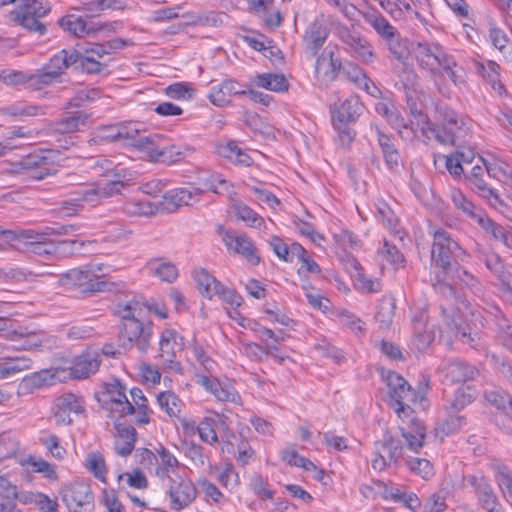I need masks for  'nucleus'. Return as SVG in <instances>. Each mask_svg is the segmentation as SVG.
Wrapping results in <instances>:
<instances>
[{
	"mask_svg": "<svg viewBox=\"0 0 512 512\" xmlns=\"http://www.w3.org/2000/svg\"><path fill=\"white\" fill-rule=\"evenodd\" d=\"M102 179L97 182L80 186L74 196L63 203L62 211L65 216H72L84 207H95L104 200L118 195L125 188L119 173L109 160H93L91 166Z\"/></svg>",
	"mask_w": 512,
	"mask_h": 512,
	"instance_id": "f257e3e1",
	"label": "nucleus"
},
{
	"mask_svg": "<svg viewBox=\"0 0 512 512\" xmlns=\"http://www.w3.org/2000/svg\"><path fill=\"white\" fill-rule=\"evenodd\" d=\"M60 231L53 227H46L43 230L0 229V250L6 248L25 249L41 258L56 256V242L51 239L53 235H60Z\"/></svg>",
	"mask_w": 512,
	"mask_h": 512,
	"instance_id": "f03ea898",
	"label": "nucleus"
},
{
	"mask_svg": "<svg viewBox=\"0 0 512 512\" xmlns=\"http://www.w3.org/2000/svg\"><path fill=\"white\" fill-rule=\"evenodd\" d=\"M414 54L419 65L431 74H445L456 86L464 82L463 68L439 43H417Z\"/></svg>",
	"mask_w": 512,
	"mask_h": 512,
	"instance_id": "7ed1b4c3",
	"label": "nucleus"
},
{
	"mask_svg": "<svg viewBox=\"0 0 512 512\" xmlns=\"http://www.w3.org/2000/svg\"><path fill=\"white\" fill-rule=\"evenodd\" d=\"M67 50H61L55 54L50 61L36 73H24L21 71L3 70L0 72V79L6 84H27L34 89L61 82L64 71L69 67L67 61Z\"/></svg>",
	"mask_w": 512,
	"mask_h": 512,
	"instance_id": "20e7f679",
	"label": "nucleus"
},
{
	"mask_svg": "<svg viewBox=\"0 0 512 512\" xmlns=\"http://www.w3.org/2000/svg\"><path fill=\"white\" fill-rule=\"evenodd\" d=\"M417 127L420 133L427 139H436L443 145H455L457 140L464 138L471 130V119L452 112L447 116L446 125L443 128L432 124L422 110L418 111Z\"/></svg>",
	"mask_w": 512,
	"mask_h": 512,
	"instance_id": "39448f33",
	"label": "nucleus"
},
{
	"mask_svg": "<svg viewBox=\"0 0 512 512\" xmlns=\"http://www.w3.org/2000/svg\"><path fill=\"white\" fill-rule=\"evenodd\" d=\"M433 236L432 268L441 269L439 272L435 271L437 283L433 285L435 289L445 296L453 295L454 288L451 284L446 283V280L447 274L451 269V256L460 248L445 230H436Z\"/></svg>",
	"mask_w": 512,
	"mask_h": 512,
	"instance_id": "423d86ee",
	"label": "nucleus"
},
{
	"mask_svg": "<svg viewBox=\"0 0 512 512\" xmlns=\"http://www.w3.org/2000/svg\"><path fill=\"white\" fill-rule=\"evenodd\" d=\"M382 376L388 388L389 404L399 418L404 420L411 416L412 410L409 407V402L423 406L426 387L422 388L419 392H415L407 384L406 380L395 372L388 371L383 373Z\"/></svg>",
	"mask_w": 512,
	"mask_h": 512,
	"instance_id": "0eeeda50",
	"label": "nucleus"
},
{
	"mask_svg": "<svg viewBox=\"0 0 512 512\" xmlns=\"http://www.w3.org/2000/svg\"><path fill=\"white\" fill-rule=\"evenodd\" d=\"M363 111L364 106L356 95H350L332 109L333 126L337 130L339 140L343 145H348L353 141L355 133L349 127V124L355 122Z\"/></svg>",
	"mask_w": 512,
	"mask_h": 512,
	"instance_id": "6e6552de",
	"label": "nucleus"
},
{
	"mask_svg": "<svg viewBox=\"0 0 512 512\" xmlns=\"http://www.w3.org/2000/svg\"><path fill=\"white\" fill-rule=\"evenodd\" d=\"M118 41L107 42L105 44L89 43L87 45H78L77 49L67 50L68 65L82 68L87 73H98L102 70L101 59L110 53Z\"/></svg>",
	"mask_w": 512,
	"mask_h": 512,
	"instance_id": "1a4fd4ad",
	"label": "nucleus"
},
{
	"mask_svg": "<svg viewBox=\"0 0 512 512\" xmlns=\"http://www.w3.org/2000/svg\"><path fill=\"white\" fill-rule=\"evenodd\" d=\"M407 101L414 118V120H411L409 123L401 116L391 101L384 100L378 102L375 106V110L379 115L387 119L392 128L398 131L401 138L411 140L417 137L420 131L419 127H417V118L415 116H417L418 111L422 109L418 108L417 105L412 102L410 95L407 96Z\"/></svg>",
	"mask_w": 512,
	"mask_h": 512,
	"instance_id": "9d476101",
	"label": "nucleus"
},
{
	"mask_svg": "<svg viewBox=\"0 0 512 512\" xmlns=\"http://www.w3.org/2000/svg\"><path fill=\"white\" fill-rule=\"evenodd\" d=\"M50 10V3L46 0H21L11 15L12 19L23 28L42 35L46 28L39 19L45 17Z\"/></svg>",
	"mask_w": 512,
	"mask_h": 512,
	"instance_id": "9b49d317",
	"label": "nucleus"
},
{
	"mask_svg": "<svg viewBox=\"0 0 512 512\" xmlns=\"http://www.w3.org/2000/svg\"><path fill=\"white\" fill-rule=\"evenodd\" d=\"M193 277L199 292L204 297L208 299L218 297L232 307H239L242 304V297L234 289L225 287L205 269H196Z\"/></svg>",
	"mask_w": 512,
	"mask_h": 512,
	"instance_id": "f8f14e48",
	"label": "nucleus"
},
{
	"mask_svg": "<svg viewBox=\"0 0 512 512\" xmlns=\"http://www.w3.org/2000/svg\"><path fill=\"white\" fill-rule=\"evenodd\" d=\"M144 307L137 300H129L118 303L116 313L123 320L121 336L129 342L138 340L143 333L142 323L139 318L142 317Z\"/></svg>",
	"mask_w": 512,
	"mask_h": 512,
	"instance_id": "ddd939ff",
	"label": "nucleus"
},
{
	"mask_svg": "<svg viewBox=\"0 0 512 512\" xmlns=\"http://www.w3.org/2000/svg\"><path fill=\"white\" fill-rule=\"evenodd\" d=\"M218 233L230 253L242 256L251 265H257L260 262L258 251L247 235L222 227L219 228Z\"/></svg>",
	"mask_w": 512,
	"mask_h": 512,
	"instance_id": "4468645a",
	"label": "nucleus"
},
{
	"mask_svg": "<svg viewBox=\"0 0 512 512\" xmlns=\"http://www.w3.org/2000/svg\"><path fill=\"white\" fill-rule=\"evenodd\" d=\"M336 34L345 45L347 52L354 58L366 64L374 61L375 54L372 45L360 34L343 26L336 29Z\"/></svg>",
	"mask_w": 512,
	"mask_h": 512,
	"instance_id": "2eb2a0df",
	"label": "nucleus"
},
{
	"mask_svg": "<svg viewBox=\"0 0 512 512\" xmlns=\"http://www.w3.org/2000/svg\"><path fill=\"white\" fill-rule=\"evenodd\" d=\"M465 486H471L479 504L486 512H502L501 505L490 483L482 474L467 475L463 478Z\"/></svg>",
	"mask_w": 512,
	"mask_h": 512,
	"instance_id": "dca6fc26",
	"label": "nucleus"
},
{
	"mask_svg": "<svg viewBox=\"0 0 512 512\" xmlns=\"http://www.w3.org/2000/svg\"><path fill=\"white\" fill-rule=\"evenodd\" d=\"M62 500L69 512H82L89 509L93 503V494L89 484L74 482L62 489Z\"/></svg>",
	"mask_w": 512,
	"mask_h": 512,
	"instance_id": "f3484780",
	"label": "nucleus"
},
{
	"mask_svg": "<svg viewBox=\"0 0 512 512\" xmlns=\"http://www.w3.org/2000/svg\"><path fill=\"white\" fill-rule=\"evenodd\" d=\"M84 411L83 398L72 393L63 394L54 402V417L58 424H70L73 416H79Z\"/></svg>",
	"mask_w": 512,
	"mask_h": 512,
	"instance_id": "a211bd4d",
	"label": "nucleus"
},
{
	"mask_svg": "<svg viewBox=\"0 0 512 512\" xmlns=\"http://www.w3.org/2000/svg\"><path fill=\"white\" fill-rule=\"evenodd\" d=\"M196 382L201 385L208 393L212 394L218 401L231 402L235 404L240 403V395L234 389V387L229 384H222L213 375L197 372Z\"/></svg>",
	"mask_w": 512,
	"mask_h": 512,
	"instance_id": "6ab92c4d",
	"label": "nucleus"
},
{
	"mask_svg": "<svg viewBox=\"0 0 512 512\" xmlns=\"http://www.w3.org/2000/svg\"><path fill=\"white\" fill-rule=\"evenodd\" d=\"M341 68V61L335 57L334 48L327 46L316 60L315 77L321 84L332 82Z\"/></svg>",
	"mask_w": 512,
	"mask_h": 512,
	"instance_id": "aec40b11",
	"label": "nucleus"
},
{
	"mask_svg": "<svg viewBox=\"0 0 512 512\" xmlns=\"http://www.w3.org/2000/svg\"><path fill=\"white\" fill-rule=\"evenodd\" d=\"M450 198L455 208L461 211L462 214L470 221L477 223L484 230L491 227V220L487 218L482 209L475 206L462 191L453 189L451 191Z\"/></svg>",
	"mask_w": 512,
	"mask_h": 512,
	"instance_id": "412c9836",
	"label": "nucleus"
},
{
	"mask_svg": "<svg viewBox=\"0 0 512 512\" xmlns=\"http://www.w3.org/2000/svg\"><path fill=\"white\" fill-rule=\"evenodd\" d=\"M101 356L97 350L89 349L77 356L70 367V375L75 379H85L97 372Z\"/></svg>",
	"mask_w": 512,
	"mask_h": 512,
	"instance_id": "4be33fe9",
	"label": "nucleus"
},
{
	"mask_svg": "<svg viewBox=\"0 0 512 512\" xmlns=\"http://www.w3.org/2000/svg\"><path fill=\"white\" fill-rule=\"evenodd\" d=\"M203 194L200 187H181L166 192L163 196L164 205L168 210H175L184 205L197 203Z\"/></svg>",
	"mask_w": 512,
	"mask_h": 512,
	"instance_id": "5701e85b",
	"label": "nucleus"
},
{
	"mask_svg": "<svg viewBox=\"0 0 512 512\" xmlns=\"http://www.w3.org/2000/svg\"><path fill=\"white\" fill-rule=\"evenodd\" d=\"M424 0H379L380 6L395 20L419 16V6Z\"/></svg>",
	"mask_w": 512,
	"mask_h": 512,
	"instance_id": "b1692460",
	"label": "nucleus"
},
{
	"mask_svg": "<svg viewBox=\"0 0 512 512\" xmlns=\"http://www.w3.org/2000/svg\"><path fill=\"white\" fill-rule=\"evenodd\" d=\"M245 92L246 86L234 79H225L211 87L209 99L214 105L222 107L230 103L231 97L245 95Z\"/></svg>",
	"mask_w": 512,
	"mask_h": 512,
	"instance_id": "393cba45",
	"label": "nucleus"
},
{
	"mask_svg": "<svg viewBox=\"0 0 512 512\" xmlns=\"http://www.w3.org/2000/svg\"><path fill=\"white\" fill-rule=\"evenodd\" d=\"M65 379L66 371L64 369H44L26 375L21 381V386L27 390H32L53 385L56 381H63Z\"/></svg>",
	"mask_w": 512,
	"mask_h": 512,
	"instance_id": "a878e982",
	"label": "nucleus"
},
{
	"mask_svg": "<svg viewBox=\"0 0 512 512\" xmlns=\"http://www.w3.org/2000/svg\"><path fill=\"white\" fill-rule=\"evenodd\" d=\"M485 172V167L483 166V164L478 162L477 158L475 164L470 169L468 168V172L466 174H468L467 178L475 187L478 194L482 198L486 199L490 205L496 207L500 200L495 191L488 187L485 181L483 180Z\"/></svg>",
	"mask_w": 512,
	"mask_h": 512,
	"instance_id": "bb28decb",
	"label": "nucleus"
},
{
	"mask_svg": "<svg viewBox=\"0 0 512 512\" xmlns=\"http://www.w3.org/2000/svg\"><path fill=\"white\" fill-rule=\"evenodd\" d=\"M281 460L290 466L302 468L310 473L315 480L321 481L323 479L324 471L311 460L300 455L293 446H288L281 451Z\"/></svg>",
	"mask_w": 512,
	"mask_h": 512,
	"instance_id": "cd10ccee",
	"label": "nucleus"
},
{
	"mask_svg": "<svg viewBox=\"0 0 512 512\" xmlns=\"http://www.w3.org/2000/svg\"><path fill=\"white\" fill-rule=\"evenodd\" d=\"M97 274L89 267L75 268L67 271L60 278V284L68 289L80 287L84 289L93 288Z\"/></svg>",
	"mask_w": 512,
	"mask_h": 512,
	"instance_id": "c85d7f7f",
	"label": "nucleus"
},
{
	"mask_svg": "<svg viewBox=\"0 0 512 512\" xmlns=\"http://www.w3.org/2000/svg\"><path fill=\"white\" fill-rule=\"evenodd\" d=\"M250 86L275 93H284L289 89V81L280 73H257L250 77Z\"/></svg>",
	"mask_w": 512,
	"mask_h": 512,
	"instance_id": "c756f323",
	"label": "nucleus"
},
{
	"mask_svg": "<svg viewBox=\"0 0 512 512\" xmlns=\"http://www.w3.org/2000/svg\"><path fill=\"white\" fill-rule=\"evenodd\" d=\"M172 509L180 510L190 505L196 498V489L190 480H182L169 490Z\"/></svg>",
	"mask_w": 512,
	"mask_h": 512,
	"instance_id": "7c9ffc66",
	"label": "nucleus"
},
{
	"mask_svg": "<svg viewBox=\"0 0 512 512\" xmlns=\"http://www.w3.org/2000/svg\"><path fill=\"white\" fill-rule=\"evenodd\" d=\"M21 465L32 473L40 474L49 482L53 483L59 480L57 465L45 460L40 456L27 455L21 461Z\"/></svg>",
	"mask_w": 512,
	"mask_h": 512,
	"instance_id": "2f4dec72",
	"label": "nucleus"
},
{
	"mask_svg": "<svg viewBox=\"0 0 512 512\" xmlns=\"http://www.w3.org/2000/svg\"><path fill=\"white\" fill-rule=\"evenodd\" d=\"M375 260L382 270H397L404 265V256L399 249L387 241L377 249Z\"/></svg>",
	"mask_w": 512,
	"mask_h": 512,
	"instance_id": "473e14b6",
	"label": "nucleus"
},
{
	"mask_svg": "<svg viewBox=\"0 0 512 512\" xmlns=\"http://www.w3.org/2000/svg\"><path fill=\"white\" fill-rule=\"evenodd\" d=\"M107 403L111 412H117L120 416H125L133 410V405L125 394V388L117 381L109 385Z\"/></svg>",
	"mask_w": 512,
	"mask_h": 512,
	"instance_id": "72a5a7b5",
	"label": "nucleus"
},
{
	"mask_svg": "<svg viewBox=\"0 0 512 512\" xmlns=\"http://www.w3.org/2000/svg\"><path fill=\"white\" fill-rule=\"evenodd\" d=\"M143 458H154L156 460L158 466L155 470V473L161 479L169 477V474L173 473L178 466V460L176 457L164 447L157 449L156 455L151 451L146 450L144 452Z\"/></svg>",
	"mask_w": 512,
	"mask_h": 512,
	"instance_id": "f704fd0d",
	"label": "nucleus"
},
{
	"mask_svg": "<svg viewBox=\"0 0 512 512\" xmlns=\"http://www.w3.org/2000/svg\"><path fill=\"white\" fill-rule=\"evenodd\" d=\"M164 146L165 142L158 134L151 136L144 135L137 145L145 159L151 162L160 163H163Z\"/></svg>",
	"mask_w": 512,
	"mask_h": 512,
	"instance_id": "c9c22d12",
	"label": "nucleus"
},
{
	"mask_svg": "<svg viewBox=\"0 0 512 512\" xmlns=\"http://www.w3.org/2000/svg\"><path fill=\"white\" fill-rule=\"evenodd\" d=\"M440 372L450 382H466L476 374L474 367L460 361H448L442 364Z\"/></svg>",
	"mask_w": 512,
	"mask_h": 512,
	"instance_id": "e433bc0d",
	"label": "nucleus"
},
{
	"mask_svg": "<svg viewBox=\"0 0 512 512\" xmlns=\"http://www.w3.org/2000/svg\"><path fill=\"white\" fill-rule=\"evenodd\" d=\"M400 429L402 437L411 451L418 452L424 446L426 429L420 420L413 418L408 426H403Z\"/></svg>",
	"mask_w": 512,
	"mask_h": 512,
	"instance_id": "4c0bfd02",
	"label": "nucleus"
},
{
	"mask_svg": "<svg viewBox=\"0 0 512 512\" xmlns=\"http://www.w3.org/2000/svg\"><path fill=\"white\" fill-rule=\"evenodd\" d=\"M115 428L117 431L114 444L115 451L121 456H127L134 449L136 430L132 426L123 423H117Z\"/></svg>",
	"mask_w": 512,
	"mask_h": 512,
	"instance_id": "58836bf2",
	"label": "nucleus"
},
{
	"mask_svg": "<svg viewBox=\"0 0 512 512\" xmlns=\"http://www.w3.org/2000/svg\"><path fill=\"white\" fill-rule=\"evenodd\" d=\"M217 153L236 165L248 167L254 163L253 158L234 141L219 144Z\"/></svg>",
	"mask_w": 512,
	"mask_h": 512,
	"instance_id": "ea45409f",
	"label": "nucleus"
},
{
	"mask_svg": "<svg viewBox=\"0 0 512 512\" xmlns=\"http://www.w3.org/2000/svg\"><path fill=\"white\" fill-rule=\"evenodd\" d=\"M83 466L98 481L107 483L108 468L105 458L101 452H88L84 458Z\"/></svg>",
	"mask_w": 512,
	"mask_h": 512,
	"instance_id": "a19ab883",
	"label": "nucleus"
},
{
	"mask_svg": "<svg viewBox=\"0 0 512 512\" xmlns=\"http://www.w3.org/2000/svg\"><path fill=\"white\" fill-rule=\"evenodd\" d=\"M121 210L130 217H152L157 214L159 206L147 200L130 199L124 202Z\"/></svg>",
	"mask_w": 512,
	"mask_h": 512,
	"instance_id": "79ce46f5",
	"label": "nucleus"
},
{
	"mask_svg": "<svg viewBox=\"0 0 512 512\" xmlns=\"http://www.w3.org/2000/svg\"><path fill=\"white\" fill-rule=\"evenodd\" d=\"M119 142L136 146L145 135V124L141 122H125L117 124Z\"/></svg>",
	"mask_w": 512,
	"mask_h": 512,
	"instance_id": "37998d69",
	"label": "nucleus"
},
{
	"mask_svg": "<svg viewBox=\"0 0 512 512\" xmlns=\"http://www.w3.org/2000/svg\"><path fill=\"white\" fill-rule=\"evenodd\" d=\"M32 367V360L26 356L5 357L0 362V380L15 376Z\"/></svg>",
	"mask_w": 512,
	"mask_h": 512,
	"instance_id": "c03bdc74",
	"label": "nucleus"
},
{
	"mask_svg": "<svg viewBox=\"0 0 512 512\" xmlns=\"http://www.w3.org/2000/svg\"><path fill=\"white\" fill-rule=\"evenodd\" d=\"M160 351L162 356L171 358L184 347V339L172 328H166L160 337Z\"/></svg>",
	"mask_w": 512,
	"mask_h": 512,
	"instance_id": "a18cd8bd",
	"label": "nucleus"
},
{
	"mask_svg": "<svg viewBox=\"0 0 512 512\" xmlns=\"http://www.w3.org/2000/svg\"><path fill=\"white\" fill-rule=\"evenodd\" d=\"M219 424H224L223 416H221L220 414L214 413L210 416L205 417L197 425V431L200 439L209 445L217 443L218 436L216 433V427Z\"/></svg>",
	"mask_w": 512,
	"mask_h": 512,
	"instance_id": "49530a36",
	"label": "nucleus"
},
{
	"mask_svg": "<svg viewBox=\"0 0 512 512\" xmlns=\"http://www.w3.org/2000/svg\"><path fill=\"white\" fill-rule=\"evenodd\" d=\"M232 214L243 221L247 226L266 231L268 227L264 219L254 210L243 203L234 204L232 206Z\"/></svg>",
	"mask_w": 512,
	"mask_h": 512,
	"instance_id": "de8ad7c7",
	"label": "nucleus"
},
{
	"mask_svg": "<svg viewBox=\"0 0 512 512\" xmlns=\"http://www.w3.org/2000/svg\"><path fill=\"white\" fill-rule=\"evenodd\" d=\"M413 331L418 350L426 349L434 339L433 333L427 329V315L423 311L413 317Z\"/></svg>",
	"mask_w": 512,
	"mask_h": 512,
	"instance_id": "09e8293b",
	"label": "nucleus"
},
{
	"mask_svg": "<svg viewBox=\"0 0 512 512\" xmlns=\"http://www.w3.org/2000/svg\"><path fill=\"white\" fill-rule=\"evenodd\" d=\"M147 269L151 275L164 282L172 283L178 277L177 267L168 261L152 260L148 263Z\"/></svg>",
	"mask_w": 512,
	"mask_h": 512,
	"instance_id": "8fccbe9b",
	"label": "nucleus"
},
{
	"mask_svg": "<svg viewBox=\"0 0 512 512\" xmlns=\"http://www.w3.org/2000/svg\"><path fill=\"white\" fill-rule=\"evenodd\" d=\"M363 16L365 21L384 39L387 40L396 35V29L378 12L366 11Z\"/></svg>",
	"mask_w": 512,
	"mask_h": 512,
	"instance_id": "3c124183",
	"label": "nucleus"
},
{
	"mask_svg": "<svg viewBox=\"0 0 512 512\" xmlns=\"http://www.w3.org/2000/svg\"><path fill=\"white\" fill-rule=\"evenodd\" d=\"M328 37V30L320 20L313 22L305 35V41L308 47L316 53L324 44Z\"/></svg>",
	"mask_w": 512,
	"mask_h": 512,
	"instance_id": "603ef678",
	"label": "nucleus"
},
{
	"mask_svg": "<svg viewBox=\"0 0 512 512\" xmlns=\"http://www.w3.org/2000/svg\"><path fill=\"white\" fill-rule=\"evenodd\" d=\"M494 476L503 497L512 506V471L505 465L497 464L494 466Z\"/></svg>",
	"mask_w": 512,
	"mask_h": 512,
	"instance_id": "864d4df0",
	"label": "nucleus"
},
{
	"mask_svg": "<svg viewBox=\"0 0 512 512\" xmlns=\"http://www.w3.org/2000/svg\"><path fill=\"white\" fill-rule=\"evenodd\" d=\"M291 253L301 263L299 273L306 272L313 275L321 273L320 266L311 258L309 253L298 243L291 244Z\"/></svg>",
	"mask_w": 512,
	"mask_h": 512,
	"instance_id": "5fc2aeb1",
	"label": "nucleus"
},
{
	"mask_svg": "<svg viewBox=\"0 0 512 512\" xmlns=\"http://www.w3.org/2000/svg\"><path fill=\"white\" fill-rule=\"evenodd\" d=\"M479 73L486 78L494 91L498 94L504 92V85L500 82V66L491 60L485 61L479 65Z\"/></svg>",
	"mask_w": 512,
	"mask_h": 512,
	"instance_id": "6e6d98bb",
	"label": "nucleus"
},
{
	"mask_svg": "<svg viewBox=\"0 0 512 512\" xmlns=\"http://www.w3.org/2000/svg\"><path fill=\"white\" fill-rule=\"evenodd\" d=\"M486 400L497 409L505 412L512 421V398L504 390L495 388L485 393Z\"/></svg>",
	"mask_w": 512,
	"mask_h": 512,
	"instance_id": "4d7b16f0",
	"label": "nucleus"
},
{
	"mask_svg": "<svg viewBox=\"0 0 512 512\" xmlns=\"http://www.w3.org/2000/svg\"><path fill=\"white\" fill-rule=\"evenodd\" d=\"M352 266L355 268L354 283L355 287L365 293L378 292L381 289V282L378 279L370 278L360 271L359 263L351 260Z\"/></svg>",
	"mask_w": 512,
	"mask_h": 512,
	"instance_id": "13d9d810",
	"label": "nucleus"
},
{
	"mask_svg": "<svg viewBox=\"0 0 512 512\" xmlns=\"http://www.w3.org/2000/svg\"><path fill=\"white\" fill-rule=\"evenodd\" d=\"M164 93L167 97L178 101H189L195 95V88L189 82H175L168 85Z\"/></svg>",
	"mask_w": 512,
	"mask_h": 512,
	"instance_id": "bf43d9fd",
	"label": "nucleus"
},
{
	"mask_svg": "<svg viewBox=\"0 0 512 512\" xmlns=\"http://www.w3.org/2000/svg\"><path fill=\"white\" fill-rule=\"evenodd\" d=\"M489 38L493 46L504 55L506 60L512 62V43L504 31L492 26L489 29Z\"/></svg>",
	"mask_w": 512,
	"mask_h": 512,
	"instance_id": "052dcab7",
	"label": "nucleus"
},
{
	"mask_svg": "<svg viewBox=\"0 0 512 512\" xmlns=\"http://www.w3.org/2000/svg\"><path fill=\"white\" fill-rule=\"evenodd\" d=\"M157 402L161 410L170 417H177L181 411V400L171 391L161 392L157 396Z\"/></svg>",
	"mask_w": 512,
	"mask_h": 512,
	"instance_id": "680f3d73",
	"label": "nucleus"
},
{
	"mask_svg": "<svg viewBox=\"0 0 512 512\" xmlns=\"http://www.w3.org/2000/svg\"><path fill=\"white\" fill-rule=\"evenodd\" d=\"M194 149L187 144L168 145L165 143L163 163L172 164L189 157Z\"/></svg>",
	"mask_w": 512,
	"mask_h": 512,
	"instance_id": "e2e57ef3",
	"label": "nucleus"
},
{
	"mask_svg": "<svg viewBox=\"0 0 512 512\" xmlns=\"http://www.w3.org/2000/svg\"><path fill=\"white\" fill-rule=\"evenodd\" d=\"M39 442L54 459L58 461L65 459L67 450L61 445L59 438L55 434L46 433L39 438Z\"/></svg>",
	"mask_w": 512,
	"mask_h": 512,
	"instance_id": "0e129e2a",
	"label": "nucleus"
},
{
	"mask_svg": "<svg viewBox=\"0 0 512 512\" xmlns=\"http://www.w3.org/2000/svg\"><path fill=\"white\" fill-rule=\"evenodd\" d=\"M200 183L202 185V190L211 191L216 194L225 192L229 188V182L225 179V177L219 173H209L204 177H200Z\"/></svg>",
	"mask_w": 512,
	"mask_h": 512,
	"instance_id": "69168bd1",
	"label": "nucleus"
},
{
	"mask_svg": "<svg viewBox=\"0 0 512 512\" xmlns=\"http://www.w3.org/2000/svg\"><path fill=\"white\" fill-rule=\"evenodd\" d=\"M405 462L412 473L420 476L424 480H429L434 476L433 465L427 459L411 457L407 458Z\"/></svg>",
	"mask_w": 512,
	"mask_h": 512,
	"instance_id": "338daca9",
	"label": "nucleus"
},
{
	"mask_svg": "<svg viewBox=\"0 0 512 512\" xmlns=\"http://www.w3.org/2000/svg\"><path fill=\"white\" fill-rule=\"evenodd\" d=\"M395 307V300L392 297H383L379 303L376 313V319L378 322L385 326L391 324L394 318Z\"/></svg>",
	"mask_w": 512,
	"mask_h": 512,
	"instance_id": "774afa93",
	"label": "nucleus"
}]
</instances>
